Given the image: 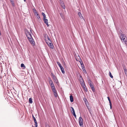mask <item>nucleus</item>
<instances>
[{
  "mask_svg": "<svg viewBox=\"0 0 127 127\" xmlns=\"http://www.w3.org/2000/svg\"><path fill=\"white\" fill-rule=\"evenodd\" d=\"M10 0L11 2H13V0Z\"/></svg>",
  "mask_w": 127,
  "mask_h": 127,
  "instance_id": "42",
  "label": "nucleus"
},
{
  "mask_svg": "<svg viewBox=\"0 0 127 127\" xmlns=\"http://www.w3.org/2000/svg\"><path fill=\"white\" fill-rule=\"evenodd\" d=\"M80 77L81 78L82 80H83V78H82V77L81 75H80Z\"/></svg>",
  "mask_w": 127,
  "mask_h": 127,
  "instance_id": "36",
  "label": "nucleus"
},
{
  "mask_svg": "<svg viewBox=\"0 0 127 127\" xmlns=\"http://www.w3.org/2000/svg\"><path fill=\"white\" fill-rule=\"evenodd\" d=\"M45 41L47 45L50 47V48L51 49H53L54 47V45L52 44V45H50L49 43H50V41H49L46 39H45Z\"/></svg>",
  "mask_w": 127,
  "mask_h": 127,
  "instance_id": "5",
  "label": "nucleus"
},
{
  "mask_svg": "<svg viewBox=\"0 0 127 127\" xmlns=\"http://www.w3.org/2000/svg\"><path fill=\"white\" fill-rule=\"evenodd\" d=\"M118 33L119 35H121V34H123V32L121 30L118 31Z\"/></svg>",
  "mask_w": 127,
  "mask_h": 127,
  "instance_id": "17",
  "label": "nucleus"
},
{
  "mask_svg": "<svg viewBox=\"0 0 127 127\" xmlns=\"http://www.w3.org/2000/svg\"><path fill=\"white\" fill-rule=\"evenodd\" d=\"M83 100H84L85 103L87 106V104H88V102L87 99L85 98H83Z\"/></svg>",
  "mask_w": 127,
  "mask_h": 127,
  "instance_id": "12",
  "label": "nucleus"
},
{
  "mask_svg": "<svg viewBox=\"0 0 127 127\" xmlns=\"http://www.w3.org/2000/svg\"><path fill=\"white\" fill-rule=\"evenodd\" d=\"M46 127H50L49 126L48 124L46 125Z\"/></svg>",
  "mask_w": 127,
  "mask_h": 127,
  "instance_id": "37",
  "label": "nucleus"
},
{
  "mask_svg": "<svg viewBox=\"0 0 127 127\" xmlns=\"http://www.w3.org/2000/svg\"><path fill=\"white\" fill-rule=\"evenodd\" d=\"M25 2L26 0H24Z\"/></svg>",
  "mask_w": 127,
  "mask_h": 127,
  "instance_id": "45",
  "label": "nucleus"
},
{
  "mask_svg": "<svg viewBox=\"0 0 127 127\" xmlns=\"http://www.w3.org/2000/svg\"><path fill=\"white\" fill-rule=\"evenodd\" d=\"M49 82L50 85L51 86V87H52V86H53V87H55L54 84H53V82L51 79L49 80Z\"/></svg>",
  "mask_w": 127,
  "mask_h": 127,
  "instance_id": "9",
  "label": "nucleus"
},
{
  "mask_svg": "<svg viewBox=\"0 0 127 127\" xmlns=\"http://www.w3.org/2000/svg\"><path fill=\"white\" fill-rule=\"evenodd\" d=\"M32 118L33 119L34 121L35 122V121H36V119L35 117H34L33 115H32Z\"/></svg>",
  "mask_w": 127,
  "mask_h": 127,
  "instance_id": "28",
  "label": "nucleus"
},
{
  "mask_svg": "<svg viewBox=\"0 0 127 127\" xmlns=\"http://www.w3.org/2000/svg\"><path fill=\"white\" fill-rule=\"evenodd\" d=\"M123 68L124 70H125V69H126V67H125V65H123Z\"/></svg>",
  "mask_w": 127,
  "mask_h": 127,
  "instance_id": "30",
  "label": "nucleus"
},
{
  "mask_svg": "<svg viewBox=\"0 0 127 127\" xmlns=\"http://www.w3.org/2000/svg\"><path fill=\"white\" fill-rule=\"evenodd\" d=\"M52 87H51V88L52 89V91L53 92V93H54V92H56V91H57L56 89H55V87H53V86H52Z\"/></svg>",
  "mask_w": 127,
  "mask_h": 127,
  "instance_id": "15",
  "label": "nucleus"
},
{
  "mask_svg": "<svg viewBox=\"0 0 127 127\" xmlns=\"http://www.w3.org/2000/svg\"><path fill=\"white\" fill-rule=\"evenodd\" d=\"M52 75V77L54 80V81L57 83L58 82V80L56 78V76L54 74L52 73H51Z\"/></svg>",
  "mask_w": 127,
  "mask_h": 127,
  "instance_id": "6",
  "label": "nucleus"
},
{
  "mask_svg": "<svg viewBox=\"0 0 127 127\" xmlns=\"http://www.w3.org/2000/svg\"><path fill=\"white\" fill-rule=\"evenodd\" d=\"M126 36L125 35L123 34H121V35H120V38L121 40L127 44V42H126V39H125Z\"/></svg>",
  "mask_w": 127,
  "mask_h": 127,
  "instance_id": "2",
  "label": "nucleus"
},
{
  "mask_svg": "<svg viewBox=\"0 0 127 127\" xmlns=\"http://www.w3.org/2000/svg\"><path fill=\"white\" fill-rule=\"evenodd\" d=\"M70 102H73V96L72 95H71L70 96Z\"/></svg>",
  "mask_w": 127,
  "mask_h": 127,
  "instance_id": "14",
  "label": "nucleus"
},
{
  "mask_svg": "<svg viewBox=\"0 0 127 127\" xmlns=\"http://www.w3.org/2000/svg\"><path fill=\"white\" fill-rule=\"evenodd\" d=\"M46 18V15L44 16H43V19H46L45 18Z\"/></svg>",
  "mask_w": 127,
  "mask_h": 127,
  "instance_id": "39",
  "label": "nucleus"
},
{
  "mask_svg": "<svg viewBox=\"0 0 127 127\" xmlns=\"http://www.w3.org/2000/svg\"><path fill=\"white\" fill-rule=\"evenodd\" d=\"M45 24H46V25H47V27H48L49 26V25H48V22L47 23H46Z\"/></svg>",
  "mask_w": 127,
  "mask_h": 127,
  "instance_id": "38",
  "label": "nucleus"
},
{
  "mask_svg": "<svg viewBox=\"0 0 127 127\" xmlns=\"http://www.w3.org/2000/svg\"><path fill=\"white\" fill-rule=\"evenodd\" d=\"M78 14L79 15V17L81 19H83L84 20H85L83 16L82 15V14H81V12H79L78 13Z\"/></svg>",
  "mask_w": 127,
  "mask_h": 127,
  "instance_id": "10",
  "label": "nucleus"
},
{
  "mask_svg": "<svg viewBox=\"0 0 127 127\" xmlns=\"http://www.w3.org/2000/svg\"><path fill=\"white\" fill-rule=\"evenodd\" d=\"M30 32H32V30H30Z\"/></svg>",
  "mask_w": 127,
  "mask_h": 127,
  "instance_id": "44",
  "label": "nucleus"
},
{
  "mask_svg": "<svg viewBox=\"0 0 127 127\" xmlns=\"http://www.w3.org/2000/svg\"><path fill=\"white\" fill-rule=\"evenodd\" d=\"M61 16L62 18H63L64 17V16L63 14L62 13H60Z\"/></svg>",
  "mask_w": 127,
  "mask_h": 127,
  "instance_id": "29",
  "label": "nucleus"
},
{
  "mask_svg": "<svg viewBox=\"0 0 127 127\" xmlns=\"http://www.w3.org/2000/svg\"><path fill=\"white\" fill-rule=\"evenodd\" d=\"M33 11L34 13V14L35 15H36V14H37V13H38L37 11L36 10V9L34 8L33 9Z\"/></svg>",
  "mask_w": 127,
  "mask_h": 127,
  "instance_id": "16",
  "label": "nucleus"
},
{
  "mask_svg": "<svg viewBox=\"0 0 127 127\" xmlns=\"http://www.w3.org/2000/svg\"><path fill=\"white\" fill-rule=\"evenodd\" d=\"M32 98H31L29 99V103H32L33 102L32 100Z\"/></svg>",
  "mask_w": 127,
  "mask_h": 127,
  "instance_id": "21",
  "label": "nucleus"
},
{
  "mask_svg": "<svg viewBox=\"0 0 127 127\" xmlns=\"http://www.w3.org/2000/svg\"><path fill=\"white\" fill-rule=\"evenodd\" d=\"M12 5H14V3H12Z\"/></svg>",
  "mask_w": 127,
  "mask_h": 127,
  "instance_id": "43",
  "label": "nucleus"
},
{
  "mask_svg": "<svg viewBox=\"0 0 127 127\" xmlns=\"http://www.w3.org/2000/svg\"><path fill=\"white\" fill-rule=\"evenodd\" d=\"M71 108L72 109V113H74V112H75L73 108L72 107H71Z\"/></svg>",
  "mask_w": 127,
  "mask_h": 127,
  "instance_id": "31",
  "label": "nucleus"
},
{
  "mask_svg": "<svg viewBox=\"0 0 127 127\" xmlns=\"http://www.w3.org/2000/svg\"><path fill=\"white\" fill-rule=\"evenodd\" d=\"M109 75L110 77H111V78H113V76L112 75L110 71L109 72Z\"/></svg>",
  "mask_w": 127,
  "mask_h": 127,
  "instance_id": "24",
  "label": "nucleus"
},
{
  "mask_svg": "<svg viewBox=\"0 0 127 127\" xmlns=\"http://www.w3.org/2000/svg\"><path fill=\"white\" fill-rule=\"evenodd\" d=\"M26 36L28 40L30 42L31 44H32V45H34V40L33 39L31 33L28 31H27L25 32Z\"/></svg>",
  "mask_w": 127,
  "mask_h": 127,
  "instance_id": "1",
  "label": "nucleus"
},
{
  "mask_svg": "<svg viewBox=\"0 0 127 127\" xmlns=\"http://www.w3.org/2000/svg\"><path fill=\"white\" fill-rule=\"evenodd\" d=\"M83 119L81 117H80L79 119V125L80 126H81L83 125Z\"/></svg>",
  "mask_w": 127,
  "mask_h": 127,
  "instance_id": "7",
  "label": "nucleus"
},
{
  "mask_svg": "<svg viewBox=\"0 0 127 127\" xmlns=\"http://www.w3.org/2000/svg\"><path fill=\"white\" fill-rule=\"evenodd\" d=\"M43 21L45 23L48 22V20L47 19H43Z\"/></svg>",
  "mask_w": 127,
  "mask_h": 127,
  "instance_id": "22",
  "label": "nucleus"
},
{
  "mask_svg": "<svg viewBox=\"0 0 127 127\" xmlns=\"http://www.w3.org/2000/svg\"><path fill=\"white\" fill-rule=\"evenodd\" d=\"M72 113L73 114V115H74L75 114V112H74V113Z\"/></svg>",
  "mask_w": 127,
  "mask_h": 127,
  "instance_id": "40",
  "label": "nucleus"
},
{
  "mask_svg": "<svg viewBox=\"0 0 127 127\" xmlns=\"http://www.w3.org/2000/svg\"><path fill=\"white\" fill-rule=\"evenodd\" d=\"M45 36H46V38H45V39H46V40L49 41H50V43H49V44L50 45H52V42L49 36L47 35H46Z\"/></svg>",
  "mask_w": 127,
  "mask_h": 127,
  "instance_id": "8",
  "label": "nucleus"
},
{
  "mask_svg": "<svg viewBox=\"0 0 127 127\" xmlns=\"http://www.w3.org/2000/svg\"><path fill=\"white\" fill-rule=\"evenodd\" d=\"M107 98L109 101V102H111V100H110V98H109V96H108L107 97Z\"/></svg>",
  "mask_w": 127,
  "mask_h": 127,
  "instance_id": "33",
  "label": "nucleus"
},
{
  "mask_svg": "<svg viewBox=\"0 0 127 127\" xmlns=\"http://www.w3.org/2000/svg\"><path fill=\"white\" fill-rule=\"evenodd\" d=\"M41 14L43 16H45V15L44 13L43 12H42L41 13Z\"/></svg>",
  "mask_w": 127,
  "mask_h": 127,
  "instance_id": "35",
  "label": "nucleus"
},
{
  "mask_svg": "<svg viewBox=\"0 0 127 127\" xmlns=\"http://www.w3.org/2000/svg\"><path fill=\"white\" fill-rule=\"evenodd\" d=\"M57 63L60 67L62 71V72L63 73H65V71H64V69L63 67L62 66L60 63L59 62H57Z\"/></svg>",
  "mask_w": 127,
  "mask_h": 127,
  "instance_id": "3",
  "label": "nucleus"
},
{
  "mask_svg": "<svg viewBox=\"0 0 127 127\" xmlns=\"http://www.w3.org/2000/svg\"><path fill=\"white\" fill-rule=\"evenodd\" d=\"M83 87L84 88L85 91L87 92V88H86V87Z\"/></svg>",
  "mask_w": 127,
  "mask_h": 127,
  "instance_id": "32",
  "label": "nucleus"
},
{
  "mask_svg": "<svg viewBox=\"0 0 127 127\" xmlns=\"http://www.w3.org/2000/svg\"><path fill=\"white\" fill-rule=\"evenodd\" d=\"M35 15L36 16V17L38 19L40 18V17L38 13H37V14H36V15Z\"/></svg>",
  "mask_w": 127,
  "mask_h": 127,
  "instance_id": "23",
  "label": "nucleus"
},
{
  "mask_svg": "<svg viewBox=\"0 0 127 127\" xmlns=\"http://www.w3.org/2000/svg\"><path fill=\"white\" fill-rule=\"evenodd\" d=\"M54 95L56 97H57L58 96V94L56 91V92H54L53 93Z\"/></svg>",
  "mask_w": 127,
  "mask_h": 127,
  "instance_id": "19",
  "label": "nucleus"
},
{
  "mask_svg": "<svg viewBox=\"0 0 127 127\" xmlns=\"http://www.w3.org/2000/svg\"><path fill=\"white\" fill-rule=\"evenodd\" d=\"M73 116H74V117L75 118H76V114H75L74 115H73Z\"/></svg>",
  "mask_w": 127,
  "mask_h": 127,
  "instance_id": "41",
  "label": "nucleus"
},
{
  "mask_svg": "<svg viewBox=\"0 0 127 127\" xmlns=\"http://www.w3.org/2000/svg\"><path fill=\"white\" fill-rule=\"evenodd\" d=\"M124 71L126 76L127 75V69H125Z\"/></svg>",
  "mask_w": 127,
  "mask_h": 127,
  "instance_id": "26",
  "label": "nucleus"
},
{
  "mask_svg": "<svg viewBox=\"0 0 127 127\" xmlns=\"http://www.w3.org/2000/svg\"><path fill=\"white\" fill-rule=\"evenodd\" d=\"M81 67H82V68L84 69V68H85L84 65V64L82 62V63L81 62L80 63Z\"/></svg>",
  "mask_w": 127,
  "mask_h": 127,
  "instance_id": "18",
  "label": "nucleus"
},
{
  "mask_svg": "<svg viewBox=\"0 0 127 127\" xmlns=\"http://www.w3.org/2000/svg\"><path fill=\"white\" fill-rule=\"evenodd\" d=\"M109 103H110V109H111L112 107V104H111V102H109Z\"/></svg>",
  "mask_w": 127,
  "mask_h": 127,
  "instance_id": "34",
  "label": "nucleus"
},
{
  "mask_svg": "<svg viewBox=\"0 0 127 127\" xmlns=\"http://www.w3.org/2000/svg\"><path fill=\"white\" fill-rule=\"evenodd\" d=\"M21 67H23V69H25L26 68V67L25 65L23 63L21 64Z\"/></svg>",
  "mask_w": 127,
  "mask_h": 127,
  "instance_id": "20",
  "label": "nucleus"
},
{
  "mask_svg": "<svg viewBox=\"0 0 127 127\" xmlns=\"http://www.w3.org/2000/svg\"><path fill=\"white\" fill-rule=\"evenodd\" d=\"M35 123L34 125L35 127H37V123L36 121L34 122Z\"/></svg>",
  "mask_w": 127,
  "mask_h": 127,
  "instance_id": "25",
  "label": "nucleus"
},
{
  "mask_svg": "<svg viewBox=\"0 0 127 127\" xmlns=\"http://www.w3.org/2000/svg\"><path fill=\"white\" fill-rule=\"evenodd\" d=\"M61 4L62 8H63V9H65V6L64 2H62L61 3Z\"/></svg>",
  "mask_w": 127,
  "mask_h": 127,
  "instance_id": "13",
  "label": "nucleus"
},
{
  "mask_svg": "<svg viewBox=\"0 0 127 127\" xmlns=\"http://www.w3.org/2000/svg\"><path fill=\"white\" fill-rule=\"evenodd\" d=\"M82 69L84 73L86 74L87 73V72H86L85 68H84V69L82 68Z\"/></svg>",
  "mask_w": 127,
  "mask_h": 127,
  "instance_id": "27",
  "label": "nucleus"
},
{
  "mask_svg": "<svg viewBox=\"0 0 127 127\" xmlns=\"http://www.w3.org/2000/svg\"><path fill=\"white\" fill-rule=\"evenodd\" d=\"M82 81H80V82H81V84L82 86L83 87H86V86L85 84L84 80H82Z\"/></svg>",
  "mask_w": 127,
  "mask_h": 127,
  "instance_id": "11",
  "label": "nucleus"
},
{
  "mask_svg": "<svg viewBox=\"0 0 127 127\" xmlns=\"http://www.w3.org/2000/svg\"><path fill=\"white\" fill-rule=\"evenodd\" d=\"M89 83L90 86V87L91 88L92 91L93 92H95V89L93 84L91 83L92 81L91 80H90L89 81Z\"/></svg>",
  "mask_w": 127,
  "mask_h": 127,
  "instance_id": "4",
  "label": "nucleus"
}]
</instances>
